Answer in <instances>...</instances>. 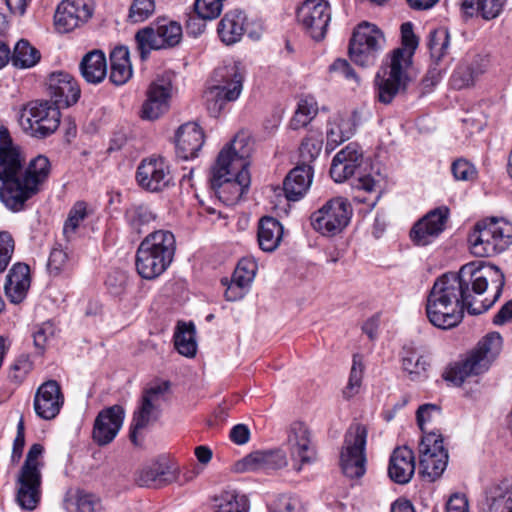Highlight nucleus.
Instances as JSON below:
<instances>
[{
    "mask_svg": "<svg viewBox=\"0 0 512 512\" xmlns=\"http://www.w3.org/2000/svg\"><path fill=\"white\" fill-rule=\"evenodd\" d=\"M402 44L405 51V56L408 58V66L411 64V59L418 46V39L413 31V24L405 22L401 25Z\"/></svg>",
    "mask_w": 512,
    "mask_h": 512,
    "instance_id": "obj_56",
    "label": "nucleus"
},
{
    "mask_svg": "<svg viewBox=\"0 0 512 512\" xmlns=\"http://www.w3.org/2000/svg\"><path fill=\"white\" fill-rule=\"evenodd\" d=\"M64 404V395L59 383L48 380L42 383L34 396V411L43 420H52L60 413Z\"/></svg>",
    "mask_w": 512,
    "mask_h": 512,
    "instance_id": "obj_23",
    "label": "nucleus"
},
{
    "mask_svg": "<svg viewBox=\"0 0 512 512\" xmlns=\"http://www.w3.org/2000/svg\"><path fill=\"white\" fill-rule=\"evenodd\" d=\"M160 411L159 408L141 400L139 409L134 412L129 434V438L134 445H139L138 432L156 421L160 416Z\"/></svg>",
    "mask_w": 512,
    "mask_h": 512,
    "instance_id": "obj_42",
    "label": "nucleus"
},
{
    "mask_svg": "<svg viewBox=\"0 0 512 512\" xmlns=\"http://www.w3.org/2000/svg\"><path fill=\"white\" fill-rule=\"evenodd\" d=\"M446 512H469L468 500L464 494H453L447 504Z\"/></svg>",
    "mask_w": 512,
    "mask_h": 512,
    "instance_id": "obj_64",
    "label": "nucleus"
},
{
    "mask_svg": "<svg viewBox=\"0 0 512 512\" xmlns=\"http://www.w3.org/2000/svg\"><path fill=\"white\" fill-rule=\"evenodd\" d=\"M64 507L67 512H100L103 509L100 497L80 489L65 496Z\"/></svg>",
    "mask_w": 512,
    "mask_h": 512,
    "instance_id": "obj_40",
    "label": "nucleus"
},
{
    "mask_svg": "<svg viewBox=\"0 0 512 512\" xmlns=\"http://www.w3.org/2000/svg\"><path fill=\"white\" fill-rule=\"evenodd\" d=\"M215 85L205 94L206 106L212 117H218L226 104L236 101L243 89L244 74L240 63L230 62L214 70Z\"/></svg>",
    "mask_w": 512,
    "mask_h": 512,
    "instance_id": "obj_6",
    "label": "nucleus"
},
{
    "mask_svg": "<svg viewBox=\"0 0 512 512\" xmlns=\"http://www.w3.org/2000/svg\"><path fill=\"white\" fill-rule=\"evenodd\" d=\"M323 145V139L320 133L313 132L307 135L299 147L301 164L313 162L320 154Z\"/></svg>",
    "mask_w": 512,
    "mask_h": 512,
    "instance_id": "obj_49",
    "label": "nucleus"
},
{
    "mask_svg": "<svg viewBox=\"0 0 512 512\" xmlns=\"http://www.w3.org/2000/svg\"><path fill=\"white\" fill-rule=\"evenodd\" d=\"M182 39L181 25L172 20L158 19L135 34L137 50L145 61L152 50L169 49L177 46Z\"/></svg>",
    "mask_w": 512,
    "mask_h": 512,
    "instance_id": "obj_12",
    "label": "nucleus"
},
{
    "mask_svg": "<svg viewBox=\"0 0 512 512\" xmlns=\"http://www.w3.org/2000/svg\"><path fill=\"white\" fill-rule=\"evenodd\" d=\"M270 512H306L302 501L293 495L281 494L269 504Z\"/></svg>",
    "mask_w": 512,
    "mask_h": 512,
    "instance_id": "obj_53",
    "label": "nucleus"
},
{
    "mask_svg": "<svg viewBox=\"0 0 512 512\" xmlns=\"http://www.w3.org/2000/svg\"><path fill=\"white\" fill-rule=\"evenodd\" d=\"M246 15L239 9L227 12L220 20L217 32L223 43L232 45L241 40L245 32Z\"/></svg>",
    "mask_w": 512,
    "mask_h": 512,
    "instance_id": "obj_35",
    "label": "nucleus"
},
{
    "mask_svg": "<svg viewBox=\"0 0 512 512\" xmlns=\"http://www.w3.org/2000/svg\"><path fill=\"white\" fill-rule=\"evenodd\" d=\"M125 221L132 233L141 235L148 230L157 216L146 205H132L125 211Z\"/></svg>",
    "mask_w": 512,
    "mask_h": 512,
    "instance_id": "obj_41",
    "label": "nucleus"
},
{
    "mask_svg": "<svg viewBox=\"0 0 512 512\" xmlns=\"http://www.w3.org/2000/svg\"><path fill=\"white\" fill-rule=\"evenodd\" d=\"M353 187L367 193H377L374 199L370 202L367 198H360L359 196L354 197L355 201L361 203H369L371 208H373L380 197V175L378 173L376 176L371 174L361 175L357 178L356 182L353 184Z\"/></svg>",
    "mask_w": 512,
    "mask_h": 512,
    "instance_id": "obj_50",
    "label": "nucleus"
},
{
    "mask_svg": "<svg viewBox=\"0 0 512 512\" xmlns=\"http://www.w3.org/2000/svg\"><path fill=\"white\" fill-rule=\"evenodd\" d=\"M195 330L193 324L182 323L178 325L174 335V343L177 351L186 357H193L196 354L197 344L195 341Z\"/></svg>",
    "mask_w": 512,
    "mask_h": 512,
    "instance_id": "obj_46",
    "label": "nucleus"
},
{
    "mask_svg": "<svg viewBox=\"0 0 512 512\" xmlns=\"http://www.w3.org/2000/svg\"><path fill=\"white\" fill-rule=\"evenodd\" d=\"M318 111L316 102L312 98L301 99L297 110L290 121V127L297 130L306 126L316 116Z\"/></svg>",
    "mask_w": 512,
    "mask_h": 512,
    "instance_id": "obj_48",
    "label": "nucleus"
},
{
    "mask_svg": "<svg viewBox=\"0 0 512 512\" xmlns=\"http://www.w3.org/2000/svg\"><path fill=\"white\" fill-rule=\"evenodd\" d=\"M155 12V0H132L128 12L131 23H141L150 18Z\"/></svg>",
    "mask_w": 512,
    "mask_h": 512,
    "instance_id": "obj_52",
    "label": "nucleus"
},
{
    "mask_svg": "<svg viewBox=\"0 0 512 512\" xmlns=\"http://www.w3.org/2000/svg\"><path fill=\"white\" fill-rule=\"evenodd\" d=\"M356 131V124L351 115L334 114L327 123L326 149L334 150L338 145L349 140Z\"/></svg>",
    "mask_w": 512,
    "mask_h": 512,
    "instance_id": "obj_34",
    "label": "nucleus"
},
{
    "mask_svg": "<svg viewBox=\"0 0 512 512\" xmlns=\"http://www.w3.org/2000/svg\"><path fill=\"white\" fill-rule=\"evenodd\" d=\"M93 0H62L54 14V26L59 33H69L84 25L93 16Z\"/></svg>",
    "mask_w": 512,
    "mask_h": 512,
    "instance_id": "obj_18",
    "label": "nucleus"
},
{
    "mask_svg": "<svg viewBox=\"0 0 512 512\" xmlns=\"http://www.w3.org/2000/svg\"><path fill=\"white\" fill-rule=\"evenodd\" d=\"M47 91L53 100L52 103L60 107H69L77 103L80 97V88L72 75L67 72H53L47 81Z\"/></svg>",
    "mask_w": 512,
    "mask_h": 512,
    "instance_id": "obj_24",
    "label": "nucleus"
},
{
    "mask_svg": "<svg viewBox=\"0 0 512 512\" xmlns=\"http://www.w3.org/2000/svg\"><path fill=\"white\" fill-rule=\"evenodd\" d=\"M449 46L450 34L446 28H437L429 33L428 48L436 64L448 53Z\"/></svg>",
    "mask_w": 512,
    "mask_h": 512,
    "instance_id": "obj_47",
    "label": "nucleus"
},
{
    "mask_svg": "<svg viewBox=\"0 0 512 512\" xmlns=\"http://www.w3.org/2000/svg\"><path fill=\"white\" fill-rule=\"evenodd\" d=\"M51 171L49 159L38 155L27 164L9 130L0 127V200L13 212L24 209L26 202L39 193Z\"/></svg>",
    "mask_w": 512,
    "mask_h": 512,
    "instance_id": "obj_2",
    "label": "nucleus"
},
{
    "mask_svg": "<svg viewBox=\"0 0 512 512\" xmlns=\"http://www.w3.org/2000/svg\"><path fill=\"white\" fill-rule=\"evenodd\" d=\"M449 209L441 206L429 211L418 220L410 231V238L417 246L431 244L444 230L449 218Z\"/></svg>",
    "mask_w": 512,
    "mask_h": 512,
    "instance_id": "obj_21",
    "label": "nucleus"
},
{
    "mask_svg": "<svg viewBox=\"0 0 512 512\" xmlns=\"http://www.w3.org/2000/svg\"><path fill=\"white\" fill-rule=\"evenodd\" d=\"M80 71L88 83L98 84L102 82L107 74L105 54L101 50L87 53L80 63Z\"/></svg>",
    "mask_w": 512,
    "mask_h": 512,
    "instance_id": "obj_37",
    "label": "nucleus"
},
{
    "mask_svg": "<svg viewBox=\"0 0 512 512\" xmlns=\"http://www.w3.org/2000/svg\"><path fill=\"white\" fill-rule=\"evenodd\" d=\"M313 171L309 164H298L294 167L283 182L285 196L290 201L301 199L312 183Z\"/></svg>",
    "mask_w": 512,
    "mask_h": 512,
    "instance_id": "obj_33",
    "label": "nucleus"
},
{
    "mask_svg": "<svg viewBox=\"0 0 512 512\" xmlns=\"http://www.w3.org/2000/svg\"><path fill=\"white\" fill-rule=\"evenodd\" d=\"M286 444L294 468L299 472L304 465L317 459L316 447L309 427L301 421L293 422L287 432Z\"/></svg>",
    "mask_w": 512,
    "mask_h": 512,
    "instance_id": "obj_16",
    "label": "nucleus"
},
{
    "mask_svg": "<svg viewBox=\"0 0 512 512\" xmlns=\"http://www.w3.org/2000/svg\"><path fill=\"white\" fill-rule=\"evenodd\" d=\"M352 215L353 209L348 199L334 197L311 214V226L321 235L333 237L348 226Z\"/></svg>",
    "mask_w": 512,
    "mask_h": 512,
    "instance_id": "obj_13",
    "label": "nucleus"
},
{
    "mask_svg": "<svg viewBox=\"0 0 512 512\" xmlns=\"http://www.w3.org/2000/svg\"><path fill=\"white\" fill-rule=\"evenodd\" d=\"M175 480L173 465L163 456L145 464L136 474L137 484L147 488H161Z\"/></svg>",
    "mask_w": 512,
    "mask_h": 512,
    "instance_id": "obj_25",
    "label": "nucleus"
},
{
    "mask_svg": "<svg viewBox=\"0 0 512 512\" xmlns=\"http://www.w3.org/2000/svg\"><path fill=\"white\" fill-rule=\"evenodd\" d=\"M367 436V427L361 423L351 424L344 435L339 463L342 473L350 479L362 478L366 473Z\"/></svg>",
    "mask_w": 512,
    "mask_h": 512,
    "instance_id": "obj_10",
    "label": "nucleus"
},
{
    "mask_svg": "<svg viewBox=\"0 0 512 512\" xmlns=\"http://www.w3.org/2000/svg\"><path fill=\"white\" fill-rule=\"evenodd\" d=\"M67 260L68 255L63 249L57 247L53 248L50 252L47 264L49 272L58 274L65 266Z\"/></svg>",
    "mask_w": 512,
    "mask_h": 512,
    "instance_id": "obj_61",
    "label": "nucleus"
},
{
    "mask_svg": "<svg viewBox=\"0 0 512 512\" xmlns=\"http://www.w3.org/2000/svg\"><path fill=\"white\" fill-rule=\"evenodd\" d=\"M125 418V410L121 405H113L101 410L95 421L92 437L99 446L111 443L120 431Z\"/></svg>",
    "mask_w": 512,
    "mask_h": 512,
    "instance_id": "obj_22",
    "label": "nucleus"
},
{
    "mask_svg": "<svg viewBox=\"0 0 512 512\" xmlns=\"http://www.w3.org/2000/svg\"><path fill=\"white\" fill-rule=\"evenodd\" d=\"M30 284L29 266L18 262L11 267L6 276L4 284L5 295L11 303L19 304L26 298Z\"/></svg>",
    "mask_w": 512,
    "mask_h": 512,
    "instance_id": "obj_31",
    "label": "nucleus"
},
{
    "mask_svg": "<svg viewBox=\"0 0 512 512\" xmlns=\"http://www.w3.org/2000/svg\"><path fill=\"white\" fill-rule=\"evenodd\" d=\"M87 217V204L83 201L76 202L68 213V217L63 226V235L67 241H70L75 234L80 223Z\"/></svg>",
    "mask_w": 512,
    "mask_h": 512,
    "instance_id": "obj_51",
    "label": "nucleus"
},
{
    "mask_svg": "<svg viewBox=\"0 0 512 512\" xmlns=\"http://www.w3.org/2000/svg\"><path fill=\"white\" fill-rule=\"evenodd\" d=\"M110 63V81L117 86L125 84L132 76L128 48L116 47L110 54Z\"/></svg>",
    "mask_w": 512,
    "mask_h": 512,
    "instance_id": "obj_39",
    "label": "nucleus"
},
{
    "mask_svg": "<svg viewBox=\"0 0 512 512\" xmlns=\"http://www.w3.org/2000/svg\"><path fill=\"white\" fill-rule=\"evenodd\" d=\"M283 236V226L275 218L265 216L260 219L257 239L259 247L265 252H273L279 246Z\"/></svg>",
    "mask_w": 512,
    "mask_h": 512,
    "instance_id": "obj_36",
    "label": "nucleus"
},
{
    "mask_svg": "<svg viewBox=\"0 0 512 512\" xmlns=\"http://www.w3.org/2000/svg\"><path fill=\"white\" fill-rule=\"evenodd\" d=\"M469 243L471 253L476 257L496 256L512 243V226L503 219H485L476 224Z\"/></svg>",
    "mask_w": 512,
    "mask_h": 512,
    "instance_id": "obj_7",
    "label": "nucleus"
},
{
    "mask_svg": "<svg viewBox=\"0 0 512 512\" xmlns=\"http://www.w3.org/2000/svg\"><path fill=\"white\" fill-rule=\"evenodd\" d=\"M169 388L170 383L168 381L151 386L144 391L142 400L160 409Z\"/></svg>",
    "mask_w": 512,
    "mask_h": 512,
    "instance_id": "obj_57",
    "label": "nucleus"
},
{
    "mask_svg": "<svg viewBox=\"0 0 512 512\" xmlns=\"http://www.w3.org/2000/svg\"><path fill=\"white\" fill-rule=\"evenodd\" d=\"M30 370V361L27 358H19L11 365L9 378L15 382H21Z\"/></svg>",
    "mask_w": 512,
    "mask_h": 512,
    "instance_id": "obj_62",
    "label": "nucleus"
},
{
    "mask_svg": "<svg viewBox=\"0 0 512 512\" xmlns=\"http://www.w3.org/2000/svg\"><path fill=\"white\" fill-rule=\"evenodd\" d=\"M384 45L385 37L382 31L376 25L363 22L355 28L350 39V59L362 67L372 66L375 64Z\"/></svg>",
    "mask_w": 512,
    "mask_h": 512,
    "instance_id": "obj_14",
    "label": "nucleus"
},
{
    "mask_svg": "<svg viewBox=\"0 0 512 512\" xmlns=\"http://www.w3.org/2000/svg\"><path fill=\"white\" fill-rule=\"evenodd\" d=\"M451 170L455 179L464 181L472 179L476 173L473 165L463 159L454 161Z\"/></svg>",
    "mask_w": 512,
    "mask_h": 512,
    "instance_id": "obj_60",
    "label": "nucleus"
},
{
    "mask_svg": "<svg viewBox=\"0 0 512 512\" xmlns=\"http://www.w3.org/2000/svg\"><path fill=\"white\" fill-rule=\"evenodd\" d=\"M40 58V52L27 40L22 39L14 47L11 62L17 68H31L39 62Z\"/></svg>",
    "mask_w": 512,
    "mask_h": 512,
    "instance_id": "obj_45",
    "label": "nucleus"
},
{
    "mask_svg": "<svg viewBox=\"0 0 512 512\" xmlns=\"http://www.w3.org/2000/svg\"><path fill=\"white\" fill-rule=\"evenodd\" d=\"M287 465L285 453L280 450L255 451L236 464L237 471H274Z\"/></svg>",
    "mask_w": 512,
    "mask_h": 512,
    "instance_id": "obj_29",
    "label": "nucleus"
},
{
    "mask_svg": "<svg viewBox=\"0 0 512 512\" xmlns=\"http://www.w3.org/2000/svg\"><path fill=\"white\" fill-rule=\"evenodd\" d=\"M488 59L483 55H474L464 59L454 70L450 84L454 89L461 90L474 86L477 79L485 73Z\"/></svg>",
    "mask_w": 512,
    "mask_h": 512,
    "instance_id": "obj_30",
    "label": "nucleus"
},
{
    "mask_svg": "<svg viewBox=\"0 0 512 512\" xmlns=\"http://www.w3.org/2000/svg\"><path fill=\"white\" fill-rule=\"evenodd\" d=\"M204 142V132L197 123L187 122L181 125L176 132L177 156L183 160L197 157Z\"/></svg>",
    "mask_w": 512,
    "mask_h": 512,
    "instance_id": "obj_28",
    "label": "nucleus"
},
{
    "mask_svg": "<svg viewBox=\"0 0 512 512\" xmlns=\"http://www.w3.org/2000/svg\"><path fill=\"white\" fill-rule=\"evenodd\" d=\"M330 72L338 73L340 76L344 77L347 80H353L358 83V77L350 66L349 62L345 59H337L335 60L329 67Z\"/></svg>",
    "mask_w": 512,
    "mask_h": 512,
    "instance_id": "obj_63",
    "label": "nucleus"
},
{
    "mask_svg": "<svg viewBox=\"0 0 512 512\" xmlns=\"http://www.w3.org/2000/svg\"><path fill=\"white\" fill-rule=\"evenodd\" d=\"M138 185L149 192H159L172 184L168 163L162 157L143 159L136 171Z\"/></svg>",
    "mask_w": 512,
    "mask_h": 512,
    "instance_id": "obj_19",
    "label": "nucleus"
},
{
    "mask_svg": "<svg viewBox=\"0 0 512 512\" xmlns=\"http://www.w3.org/2000/svg\"><path fill=\"white\" fill-rule=\"evenodd\" d=\"M436 416H440V407L435 404H423L418 408L416 419L422 432L427 434L424 425L432 421Z\"/></svg>",
    "mask_w": 512,
    "mask_h": 512,
    "instance_id": "obj_59",
    "label": "nucleus"
},
{
    "mask_svg": "<svg viewBox=\"0 0 512 512\" xmlns=\"http://www.w3.org/2000/svg\"><path fill=\"white\" fill-rule=\"evenodd\" d=\"M223 0H196L194 7L197 15L203 20L217 18L222 11Z\"/></svg>",
    "mask_w": 512,
    "mask_h": 512,
    "instance_id": "obj_54",
    "label": "nucleus"
},
{
    "mask_svg": "<svg viewBox=\"0 0 512 512\" xmlns=\"http://www.w3.org/2000/svg\"><path fill=\"white\" fill-rule=\"evenodd\" d=\"M250 153V138L240 132L221 149L211 169V188L227 205L236 204L250 187Z\"/></svg>",
    "mask_w": 512,
    "mask_h": 512,
    "instance_id": "obj_3",
    "label": "nucleus"
},
{
    "mask_svg": "<svg viewBox=\"0 0 512 512\" xmlns=\"http://www.w3.org/2000/svg\"><path fill=\"white\" fill-rule=\"evenodd\" d=\"M14 252V240L8 232H0V273L5 271Z\"/></svg>",
    "mask_w": 512,
    "mask_h": 512,
    "instance_id": "obj_58",
    "label": "nucleus"
},
{
    "mask_svg": "<svg viewBox=\"0 0 512 512\" xmlns=\"http://www.w3.org/2000/svg\"><path fill=\"white\" fill-rule=\"evenodd\" d=\"M504 285L505 275L499 267L468 263L458 273H445L436 279L427 297V317L437 328H454L463 320L465 310L479 315L491 308Z\"/></svg>",
    "mask_w": 512,
    "mask_h": 512,
    "instance_id": "obj_1",
    "label": "nucleus"
},
{
    "mask_svg": "<svg viewBox=\"0 0 512 512\" xmlns=\"http://www.w3.org/2000/svg\"><path fill=\"white\" fill-rule=\"evenodd\" d=\"M171 96L172 83L169 79L158 78L153 81L146 91V100L139 113L140 118L155 121L162 117L170 108Z\"/></svg>",
    "mask_w": 512,
    "mask_h": 512,
    "instance_id": "obj_20",
    "label": "nucleus"
},
{
    "mask_svg": "<svg viewBox=\"0 0 512 512\" xmlns=\"http://www.w3.org/2000/svg\"><path fill=\"white\" fill-rule=\"evenodd\" d=\"M257 269L258 265L254 259L245 257L239 260L231 280L229 281L227 278L221 280L222 285H227L224 294L226 300L237 301L242 299L246 289L253 282Z\"/></svg>",
    "mask_w": 512,
    "mask_h": 512,
    "instance_id": "obj_26",
    "label": "nucleus"
},
{
    "mask_svg": "<svg viewBox=\"0 0 512 512\" xmlns=\"http://www.w3.org/2000/svg\"><path fill=\"white\" fill-rule=\"evenodd\" d=\"M297 20L312 39L321 41L331 21L330 5L324 0H305L297 9Z\"/></svg>",
    "mask_w": 512,
    "mask_h": 512,
    "instance_id": "obj_17",
    "label": "nucleus"
},
{
    "mask_svg": "<svg viewBox=\"0 0 512 512\" xmlns=\"http://www.w3.org/2000/svg\"><path fill=\"white\" fill-rule=\"evenodd\" d=\"M213 501L216 512H248V499L236 490H225Z\"/></svg>",
    "mask_w": 512,
    "mask_h": 512,
    "instance_id": "obj_44",
    "label": "nucleus"
},
{
    "mask_svg": "<svg viewBox=\"0 0 512 512\" xmlns=\"http://www.w3.org/2000/svg\"><path fill=\"white\" fill-rule=\"evenodd\" d=\"M60 118L59 106L48 100H35L22 108L19 124L32 137L44 139L58 129Z\"/></svg>",
    "mask_w": 512,
    "mask_h": 512,
    "instance_id": "obj_11",
    "label": "nucleus"
},
{
    "mask_svg": "<svg viewBox=\"0 0 512 512\" xmlns=\"http://www.w3.org/2000/svg\"><path fill=\"white\" fill-rule=\"evenodd\" d=\"M505 1L506 0H463L462 10L469 16L480 12L485 20H491L500 15Z\"/></svg>",
    "mask_w": 512,
    "mask_h": 512,
    "instance_id": "obj_43",
    "label": "nucleus"
},
{
    "mask_svg": "<svg viewBox=\"0 0 512 512\" xmlns=\"http://www.w3.org/2000/svg\"><path fill=\"white\" fill-rule=\"evenodd\" d=\"M408 67L405 51L395 49L390 62L383 65L375 77L376 98L380 103L388 105L398 94L406 91L410 81L406 73Z\"/></svg>",
    "mask_w": 512,
    "mask_h": 512,
    "instance_id": "obj_9",
    "label": "nucleus"
},
{
    "mask_svg": "<svg viewBox=\"0 0 512 512\" xmlns=\"http://www.w3.org/2000/svg\"><path fill=\"white\" fill-rule=\"evenodd\" d=\"M502 348V337L493 332L483 337L467 358L455 363L444 373V379L460 386L467 377L479 375L488 370Z\"/></svg>",
    "mask_w": 512,
    "mask_h": 512,
    "instance_id": "obj_5",
    "label": "nucleus"
},
{
    "mask_svg": "<svg viewBox=\"0 0 512 512\" xmlns=\"http://www.w3.org/2000/svg\"><path fill=\"white\" fill-rule=\"evenodd\" d=\"M421 473L431 481L439 478L448 463V452L444 448L441 434L429 432L423 435L419 444Z\"/></svg>",
    "mask_w": 512,
    "mask_h": 512,
    "instance_id": "obj_15",
    "label": "nucleus"
},
{
    "mask_svg": "<svg viewBox=\"0 0 512 512\" xmlns=\"http://www.w3.org/2000/svg\"><path fill=\"white\" fill-rule=\"evenodd\" d=\"M401 362L411 381H422L428 377L429 362L412 344L403 347Z\"/></svg>",
    "mask_w": 512,
    "mask_h": 512,
    "instance_id": "obj_38",
    "label": "nucleus"
},
{
    "mask_svg": "<svg viewBox=\"0 0 512 512\" xmlns=\"http://www.w3.org/2000/svg\"><path fill=\"white\" fill-rule=\"evenodd\" d=\"M176 251V240L168 230L148 234L136 252V270L146 280L162 275L171 265Z\"/></svg>",
    "mask_w": 512,
    "mask_h": 512,
    "instance_id": "obj_4",
    "label": "nucleus"
},
{
    "mask_svg": "<svg viewBox=\"0 0 512 512\" xmlns=\"http://www.w3.org/2000/svg\"><path fill=\"white\" fill-rule=\"evenodd\" d=\"M415 472V456L413 451L404 446L393 450L389 466L388 475L392 481L398 484L408 483Z\"/></svg>",
    "mask_w": 512,
    "mask_h": 512,
    "instance_id": "obj_32",
    "label": "nucleus"
},
{
    "mask_svg": "<svg viewBox=\"0 0 512 512\" xmlns=\"http://www.w3.org/2000/svg\"><path fill=\"white\" fill-rule=\"evenodd\" d=\"M363 161L360 146L351 142L340 150L333 158L330 175L335 182H343L353 176Z\"/></svg>",
    "mask_w": 512,
    "mask_h": 512,
    "instance_id": "obj_27",
    "label": "nucleus"
},
{
    "mask_svg": "<svg viewBox=\"0 0 512 512\" xmlns=\"http://www.w3.org/2000/svg\"><path fill=\"white\" fill-rule=\"evenodd\" d=\"M43 452L44 447L39 443H34L30 447L17 476L18 490L16 500L24 510H34L40 501L41 469L44 466L42 461Z\"/></svg>",
    "mask_w": 512,
    "mask_h": 512,
    "instance_id": "obj_8",
    "label": "nucleus"
},
{
    "mask_svg": "<svg viewBox=\"0 0 512 512\" xmlns=\"http://www.w3.org/2000/svg\"><path fill=\"white\" fill-rule=\"evenodd\" d=\"M363 367L361 363H358L355 359L351 367L349 380L346 387L343 390V396L346 399H350L355 396L360 389L362 383Z\"/></svg>",
    "mask_w": 512,
    "mask_h": 512,
    "instance_id": "obj_55",
    "label": "nucleus"
}]
</instances>
